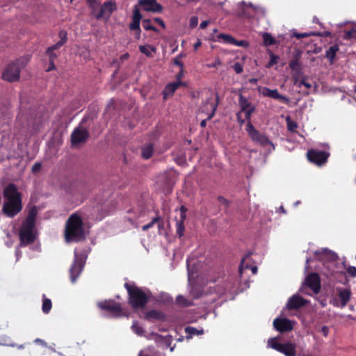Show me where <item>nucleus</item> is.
<instances>
[{
	"mask_svg": "<svg viewBox=\"0 0 356 356\" xmlns=\"http://www.w3.org/2000/svg\"><path fill=\"white\" fill-rule=\"evenodd\" d=\"M4 201L1 211L8 218H13L19 213L23 208L22 194L15 184H8L3 192Z\"/></svg>",
	"mask_w": 356,
	"mask_h": 356,
	"instance_id": "nucleus-1",
	"label": "nucleus"
},
{
	"mask_svg": "<svg viewBox=\"0 0 356 356\" xmlns=\"http://www.w3.org/2000/svg\"><path fill=\"white\" fill-rule=\"evenodd\" d=\"M64 236L65 241L68 243L85 239L86 234L83 220L78 214H72L66 221Z\"/></svg>",
	"mask_w": 356,
	"mask_h": 356,
	"instance_id": "nucleus-2",
	"label": "nucleus"
},
{
	"mask_svg": "<svg viewBox=\"0 0 356 356\" xmlns=\"http://www.w3.org/2000/svg\"><path fill=\"white\" fill-rule=\"evenodd\" d=\"M92 120L91 115L85 116L81 121L79 125L74 129L71 134V143L73 146L85 144L89 138V131L87 127L89 124L87 122Z\"/></svg>",
	"mask_w": 356,
	"mask_h": 356,
	"instance_id": "nucleus-3",
	"label": "nucleus"
},
{
	"mask_svg": "<svg viewBox=\"0 0 356 356\" xmlns=\"http://www.w3.org/2000/svg\"><path fill=\"white\" fill-rule=\"evenodd\" d=\"M124 286L129 293L131 306L135 309L143 308L148 301V296L137 286H130L128 283Z\"/></svg>",
	"mask_w": 356,
	"mask_h": 356,
	"instance_id": "nucleus-4",
	"label": "nucleus"
},
{
	"mask_svg": "<svg viewBox=\"0 0 356 356\" xmlns=\"http://www.w3.org/2000/svg\"><path fill=\"white\" fill-rule=\"evenodd\" d=\"M24 67L22 60H17L9 64L2 74V79L8 82L17 81L20 77V71Z\"/></svg>",
	"mask_w": 356,
	"mask_h": 356,
	"instance_id": "nucleus-5",
	"label": "nucleus"
},
{
	"mask_svg": "<svg viewBox=\"0 0 356 356\" xmlns=\"http://www.w3.org/2000/svg\"><path fill=\"white\" fill-rule=\"evenodd\" d=\"M35 225L29 223H22V226L19 230L20 245L26 246L33 243L35 240V234L34 233Z\"/></svg>",
	"mask_w": 356,
	"mask_h": 356,
	"instance_id": "nucleus-6",
	"label": "nucleus"
},
{
	"mask_svg": "<svg viewBox=\"0 0 356 356\" xmlns=\"http://www.w3.org/2000/svg\"><path fill=\"white\" fill-rule=\"evenodd\" d=\"M268 345H270L272 348L282 353L286 356L296 355V345L293 343L288 342L281 343H279L276 339H270L268 340Z\"/></svg>",
	"mask_w": 356,
	"mask_h": 356,
	"instance_id": "nucleus-7",
	"label": "nucleus"
},
{
	"mask_svg": "<svg viewBox=\"0 0 356 356\" xmlns=\"http://www.w3.org/2000/svg\"><path fill=\"white\" fill-rule=\"evenodd\" d=\"M307 286L310 288L314 293H318L320 291L321 289V282L319 276L316 273H309L302 284L300 287V291L302 293H305V288Z\"/></svg>",
	"mask_w": 356,
	"mask_h": 356,
	"instance_id": "nucleus-8",
	"label": "nucleus"
},
{
	"mask_svg": "<svg viewBox=\"0 0 356 356\" xmlns=\"http://www.w3.org/2000/svg\"><path fill=\"white\" fill-rule=\"evenodd\" d=\"M246 131L251 139L255 143L262 146H266L268 144H272L268 137L266 135L259 133V131L253 127L251 122L248 123Z\"/></svg>",
	"mask_w": 356,
	"mask_h": 356,
	"instance_id": "nucleus-9",
	"label": "nucleus"
},
{
	"mask_svg": "<svg viewBox=\"0 0 356 356\" xmlns=\"http://www.w3.org/2000/svg\"><path fill=\"white\" fill-rule=\"evenodd\" d=\"M84 264L85 261L83 259L79 257L78 254L75 252L74 261L70 269L72 282H75L76 278L79 277L83 268Z\"/></svg>",
	"mask_w": 356,
	"mask_h": 356,
	"instance_id": "nucleus-10",
	"label": "nucleus"
},
{
	"mask_svg": "<svg viewBox=\"0 0 356 356\" xmlns=\"http://www.w3.org/2000/svg\"><path fill=\"white\" fill-rule=\"evenodd\" d=\"M116 8L117 7L115 2L106 1L98 9L95 15V17L97 19H100L104 17L108 19L111 16L113 11L116 10Z\"/></svg>",
	"mask_w": 356,
	"mask_h": 356,
	"instance_id": "nucleus-11",
	"label": "nucleus"
},
{
	"mask_svg": "<svg viewBox=\"0 0 356 356\" xmlns=\"http://www.w3.org/2000/svg\"><path fill=\"white\" fill-rule=\"evenodd\" d=\"M98 306L104 310H106L115 316H120L122 315V308L119 303L114 302L112 300H106L104 302H99Z\"/></svg>",
	"mask_w": 356,
	"mask_h": 356,
	"instance_id": "nucleus-12",
	"label": "nucleus"
},
{
	"mask_svg": "<svg viewBox=\"0 0 356 356\" xmlns=\"http://www.w3.org/2000/svg\"><path fill=\"white\" fill-rule=\"evenodd\" d=\"M328 154L323 151L309 150L307 158L311 162L321 165L325 163L327 159Z\"/></svg>",
	"mask_w": 356,
	"mask_h": 356,
	"instance_id": "nucleus-13",
	"label": "nucleus"
},
{
	"mask_svg": "<svg viewBox=\"0 0 356 356\" xmlns=\"http://www.w3.org/2000/svg\"><path fill=\"white\" fill-rule=\"evenodd\" d=\"M142 19V15L140 13L139 8L137 6H135L133 10V16H132V22L129 24V29L131 31H136L137 35L136 38H140V22Z\"/></svg>",
	"mask_w": 356,
	"mask_h": 356,
	"instance_id": "nucleus-14",
	"label": "nucleus"
},
{
	"mask_svg": "<svg viewBox=\"0 0 356 356\" xmlns=\"http://www.w3.org/2000/svg\"><path fill=\"white\" fill-rule=\"evenodd\" d=\"M307 303V300L298 294H295L288 300L286 307L289 310L297 309L305 306Z\"/></svg>",
	"mask_w": 356,
	"mask_h": 356,
	"instance_id": "nucleus-15",
	"label": "nucleus"
},
{
	"mask_svg": "<svg viewBox=\"0 0 356 356\" xmlns=\"http://www.w3.org/2000/svg\"><path fill=\"white\" fill-rule=\"evenodd\" d=\"M138 3L143 7L145 11L161 13L163 10L162 6L156 0H139Z\"/></svg>",
	"mask_w": 356,
	"mask_h": 356,
	"instance_id": "nucleus-16",
	"label": "nucleus"
},
{
	"mask_svg": "<svg viewBox=\"0 0 356 356\" xmlns=\"http://www.w3.org/2000/svg\"><path fill=\"white\" fill-rule=\"evenodd\" d=\"M260 92L264 97L278 99L285 103H288L289 102V98L286 97V96L280 94L277 89L272 90L268 88L264 87L261 89Z\"/></svg>",
	"mask_w": 356,
	"mask_h": 356,
	"instance_id": "nucleus-17",
	"label": "nucleus"
},
{
	"mask_svg": "<svg viewBox=\"0 0 356 356\" xmlns=\"http://www.w3.org/2000/svg\"><path fill=\"white\" fill-rule=\"evenodd\" d=\"M275 328L280 332H289L293 329L291 321L288 318H276L273 321Z\"/></svg>",
	"mask_w": 356,
	"mask_h": 356,
	"instance_id": "nucleus-18",
	"label": "nucleus"
},
{
	"mask_svg": "<svg viewBox=\"0 0 356 356\" xmlns=\"http://www.w3.org/2000/svg\"><path fill=\"white\" fill-rule=\"evenodd\" d=\"M337 291L341 300V307H344L350 299V290L349 289L337 288Z\"/></svg>",
	"mask_w": 356,
	"mask_h": 356,
	"instance_id": "nucleus-19",
	"label": "nucleus"
},
{
	"mask_svg": "<svg viewBox=\"0 0 356 356\" xmlns=\"http://www.w3.org/2000/svg\"><path fill=\"white\" fill-rule=\"evenodd\" d=\"M181 86H186V84L181 81L168 83L163 90V97L165 99L168 96L173 95L175 91Z\"/></svg>",
	"mask_w": 356,
	"mask_h": 356,
	"instance_id": "nucleus-20",
	"label": "nucleus"
},
{
	"mask_svg": "<svg viewBox=\"0 0 356 356\" xmlns=\"http://www.w3.org/2000/svg\"><path fill=\"white\" fill-rule=\"evenodd\" d=\"M302 55V51L299 49H296L293 53V58L289 63L290 68L293 71H298L300 69V63L299 59Z\"/></svg>",
	"mask_w": 356,
	"mask_h": 356,
	"instance_id": "nucleus-21",
	"label": "nucleus"
},
{
	"mask_svg": "<svg viewBox=\"0 0 356 356\" xmlns=\"http://www.w3.org/2000/svg\"><path fill=\"white\" fill-rule=\"evenodd\" d=\"M145 318V319H147L148 321H152V320H159V321H165V315L162 312H161L159 311H156V310H151L149 312H146Z\"/></svg>",
	"mask_w": 356,
	"mask_h": 356,
	"instance_id": "nucleus-22",
	"label": "nucleus"
},
{
	"mask_svg": "<svg viewBox=\"0 0 356 356\" xmlns=\"http://www.w3.org/2000/svg\"><path fill=\"white\" fill-rule=\"evenodd\" d=\"M60 40L55 44L49 47V51H54L61 47L67 40V33L64 31L59 32Z\"/></svg>",
	"mask_w": 356,
	"mask_h": 356,
	"instance_id": "nucleus-23",
	"label": "nucleus"
},
{
	"mask_svg": "<svg viewBox=\"0 0 356 356\" xmlns=\"http://www.w3.org/2000/svg\"><path fill=\"white\" fill-rule=\"evenodd\" d=\"M339 51L338 45H333L330 47L327 51L325 54V56L327 58L330 60L331 64L333 63L334 59L336 56V53Z\"/></svg>",
	"mask_w": 356,
	"mask_h": 356,
	"instance_id": "nucleus-24",
	"label": "nucleus"
},
{
	"mask_svg": "<svg viewBox=\"0 0 356 356\" xmlns=\"http://www.w3.org/2000/svg\"><path fill=\"white\" fill-rule=\"evenodd\" d=\"M251 255V252L248 253L245 257H243L241 260V266L245 268H251V270L253 274H256L257 272V267L256 266H250L246 261L250 258Z\"/></svg>",
	"mask_w": 356,
	"mask_h": 356,
	"instance_id": "nucleus-25",
	"label": "nucleus"
},
{
	"mask_svg": "<svg viewBox=\"0 0 356 356\" xmlns=\"http://www.w3.org/2000/svg\"><path fill=\"white\" fill-rule=\"evenodd\" d=\"M153 153V146L152 144H147L142 148V156L145 159H149Z\"/></svg>",
	"mask_w": 356,
	"mask_h": 356,
	"instance_id": "nucleus-26",
	"label": "nucleus"
},
{
	"mask_svg": "<svg viewBox=\"0 0 356 356\" xmlns=\"http://www.w3.org/2000/svg\"><path fill=\"white\" fill-rule=\"evenodd\" d=\"M238 103L241 106V111L247 110L253 106L250 103L248 99L243 97L242 95H239Z\"/></svg>",
	"mask_w": 356,
	"mask_h": 356,
	"instance_id": "nucleus-27",
	"label": "nucleus"
},
{
	"mask_svg": "<svg viewBox=\"0 0 356 356\" xmlns=\"http://www.w3.org/2000/svg\"><path fill=\"white\" fill-rule=\"evenodd\" d=\"M37 214V211L35 209H32L28 216L26 217V220L23 222L24 223H29V225H35V216Z\"/></svg>",
	"mask_w": 356,
	"mask_h": 356,
	"instance_id": "nucleus-28",
	"label": "nucleus"
},
{
	"mask_svg": "<svg viewBox=\"0 0 356 356\" xmlns=\"http://www.w3.org/2000/svg\"><path fill=\"white\" fill-rule=\"evenodd\" d=\"M264 44L265 46H269L275 44L276 40L272 37L270 33H264L263 34Z\"/></svg>",
	"mask_w": 356,
	"mask_h": 356,
	"instance_id": "nucleus-29",
	"label": "nucleus"
},
{
	"mask_svg": "<svg viewBox=\"0 0 356 356\" xmlns=\"http://www.w3.org/2000/svg\"><path fill=\"white\" fill-rule=\"evenodd\" d=\"M141 53L145 54L148 57H152L151 51H154L155 48L149 45H141L139 47Z\"/></svg>",
	"mask_w": 356,
	"mask_h": 356,
	"instance_id": "nucleus-30",
	"label": "nucleus"
},
{
	"mask_svg": "<svg viewBox=\"0 0 356 356\" xmlns=\"http://www.w3.org/2000/svg\"><path fill=\"white\" fill-rule=\"evenodd\" d=\"M217 38L218 39L223 40L226 43L233 44V42H236V39L229 34L220 33L217 36Z\"/></svg>",
	"mask_w": 356,
	"mask_h": 356,
	"instance_id": "nucleus-31",
	"label": "nucleus"
},
{
	"mask_svg": "<svg viewBox=\"0 0 356 356\" xmlns=\"http://www.w3.org/2000/svg\"><path fill=\"white\" fill-rule=\"evenodd\" d=\"M88 6L92 9V14L95 17V15L99 9V3L97 0H87Z\"/></svg>",
	"mask_w": 356,
	"mask_h": 356,
	"instance_id": "nucleus-32",
	"label": "nucleus"
},
{
	"mask_svg": "<svg viewBox=\"0 0 356 356\" xmlns=\"http://www.w3.org/2000/svg\"><path fill=\"white\" fill-rule=\"evenodd\" d=\"M216 100H217V102L218 101V95L216 96ZM217 104H218V102L215 105L213 106L212 111L209 115L208 118L207 119H204V120L201 121L200 126L202 127H205L206 124H207V121L211 120L213 117V115L215 114V112H216V108H217Z\"/></svg>",
	"mask_w": 356,
	"mask_h": 356,
	"instance_id": "nucleus-33",
	"label": "nucleus"
},
{
	"mask_svg": "<svg viewBox=\"0 0 356 356\" xmlns=\"http://www.w3.org/2000/svg\"><path fill=\"white\" fill-rule=\"evenodd\" d=\"M286 124H287V129L289 131H291V132H294L296 131L297 127H298V125H297V123L292 121L290 116H286Z\"/></svg>",
	"mask_w": 356,
	"mask_h": 356,
	"instance_id": "nucleus-34",
	"label": "nucleus"
},
{
	"mask_svg": "<svg viewBox=\"0 0 356 356\" xmlns=\"http://www.w3.org/2000/svg\"><path fill=\"white\" fill-rule=\"evenodd\" d=\"M177 303L184 307H188L191 305L190 300L186 299L183 296H178L176 298Z\"/></svg>",
	"mask_w": 356,
	"mask_h": 356,
	"instance_id": "nucleus-35",
	"label": "nucleus"
},
{
	"mask_svg": "<svg viewBox=\"0 0 356 356\" xmlns=\"http://www.w3.org/2000/svg\"><path fill=\"white\" fill-rule=\"evenodd\" d=\"M143 26L145 30H151L157 32V29L151 24V20L146 19L143 21Z\"/></svg>",
	"mask_w": 356,
	"mask_h": 356,
	"instance_id": "nucleus-36",
	"label": "nucleus"
},
{
	"mask_svg": "<svg viewBox=\"0 0 356 356\" xmlns=\"http://www.w3.org/2000/svg\"><path fill=\"white\" fill-rule=\"evenodd\" d=\"M185 332L187 333V334H191V335H194V334H197V335H199V334H202L204 331L203 330H197L196 328L193 327H186L185 328Z\"/></svg>",
	"mask_w": 356,
	"mask_h": 356,
	"instance_id": "nucleus-37",
	"label": "nucleus"
},
{
	"mask_svg": "<svg viewBox=\"0 0 356 356\" xmlns=\"http://www.w3.org/2000/svg\"><path fill=\"white\" fill-rule=\"evenodd\" d=\"M51 308V302L49 299L45 298L42 303V311L44 313L47 314Z\"/></svg>",
	"mask_w": 356,
	"mask_h": 356,
	"instance_id": "nucleus-38",
	"label": "nucleus"
},
{
	"mask_svg": "<svg viewBox=\"0 0 356 356\" xmlns=\"http://www.w3.org/2000/svg\"><path fill=\"white\" fill-rule=\"evenodd\" d=\"M134 332L139 336H142L144 334V330L142 327L139 326L137 322H134L131 326Z\"/></svg>",
	"mask_w": 356,
	"mask_h": 356,
	"instance_id": "nucleus-39",
	"label": "nucleus"
},
{
	"mask_svg": "<svg viewBox=\"0 0 356 356\" xmlns=\"http://www.w3.org/2000/svg\"><path fill=\"white\" fill-rule=\"evenodd\" d=\"M318 33H294L293 36L296 37L298 39H301L304 38H307L310 35H319Z\"/></svg>",
	"mask_w": 356,
	"mask_h": 356,
	"instance_id": "nucleus-40",
	"label": "nucleus"
},
{
	"mask_svg": "<svg viewBox=\"0 0 356 356\" xmlns=\"http://www.w3.org/2000/svg\"><path fill=\"white\" fill-rule=\"evenodd\" d=\"M356 38V29H352L345 32V34L343 36L344 39L347 40V39H350V38Z\"/></svg>",
	"mask_w": 356,
	"mask_h": 356,
	"instance_id": "nucleus-41",
	"label": "nucleus"
},
{
	"mask_svg": "<svg viewBox=\"0 0 356 356\" xmlns=\"http://www.w3.org/2000/svg\"><path fill=\"white\" fill-rule=\"evenodd\" d=\"M184 225L182 222H177V234L179 235V237H181L184 234Z\"/></svg>",
	"mask_w": 356,
	"mask_h": 356,
	"instance_id": "nucleus-42",
	"label": "nucleus"
},
{
	"mask_svg": "<svg viewBox=\"0 0 356 356\" xmlns=\"http://www.w3.org/2000/svg\"><path fill=\"white\" fill-rule=\"evenodd\" d=\"M254 111H255L254 106L250 107V108H248L247 110L243 111V112H245V118L247 120H248V122H250L251 115H252V113L254 112Z\"/></svg>",
	"mask_w": 356,
	"mask_h": 356,
	"instance_id": "nucleus-43",
	"label": "nucleus"
},
{
	"mask_svg": "<svg viewBox=\"0 0 356 356\" xmlns=\"http://www.w3.org/2000/svg\"><path fill=\"white\" fill-rule=\"evenodd\" d=\"M248 6L251 8L256 13L261 12L262 13H264V12H265V10L263 8L257 6H254L252 3H248Z\"/></svg>",
	"mask_w": 356,
	"mask_h": 356,
	"instance_id": "nucleus-44",
	"label": "nucleus"
},
{
	"mask_svg": "<svg viewBox=\"0 0 356 356\" xmlns=\"http://www.w3.org/2000/svg\"><path fill=\"white\" fill-rule=\"evenodd\" d=\"M158 220H159V218H153L152 220L149 223L144 225L142 227L143 230L147 231L148 229L151 228Z\"/></svg>",
	"mask_w": 356,
	"mask_h": 356,
	"instance_id": "nucleus-45",
	"label": "nucleus"
},
{
	"mask_svg": "<svg viewBox=\"0 0 356 356\" xmlns=\"http://www.w3.org/2000/svg\"><path fill=\"white\" fill-rule=\"evenodd\" d=\"M277 59H278V56L272 54L270 56V60L268 61V64L266 65V67H270L273 65L276 64Z\"/></svg>",
	"mask_w": 356,
	"mask_h": 356,
	"instance_id": "nucleus-46",
	"label": "nucleus"
},
{
	"mask_svg": "<svg viewBox=\"0 0 356 356\" xmlns=\"http://www.w3.org/2000/svg\"><path fill=\"white\" fill-rule=\"evenodd\" d=\"M233 44L238 46V47H248L249 46V42L246 40L238 41L236 40V42H233Z\"/></svg>",
	"mask_w": 356,
	"mask_h": 356,
	"instance_id": "nucleus-47",
	"label": "nucleus"
},
{
	"mask_svg": "<svg viewBox=\"0 0 356 356\" xmlns=\"http://www.w3.org/2000/svg\"><path fill=\"white\" fill-rule=\"evenodd\" d=\"M300 86H304L307 88H312V84L307 81V77H305V78H303V79H302L300 80V81L299 83V87Z\"/></svg>",
	"mask_w": 356,
	"mask_h": 356,
	"instance_id": "nucleus-48",
	"label": "nucleus"
},
{
	"mask_svg": "<svg viewBox=\"0 0 356 356\" xmlns=\"http://www.w3.org/2000/svg\"><path fill=\"white\" fill-rule=\"evenodd\" d=\"M46 53L49 56V61H54L57 58V55L54 52V51H49V47L47 48Z\"/></svg>",
	"mask_w": 356,
	"mask_h": 356,
	"instance_id": "nucleus-49",
	"label": "nucleus"
},
{
	"mask_svg": "<svg viewBox=\"0 0 356 356\" xmlns=\"http://www.w3.org/2000/svg\"><path fill=\"white\" fill-rule=\"evenodd\" d=\"M198 23V17L196 16H193L190 19V26L191 28H195Z\"/></svg>",
	"mask_w": 356,
	"mask_h": 356,
	"instance_id": "nucleus-50",
	"label": "nucleus"
},
{
	"mask_svg": "<svg viewBox=\"0 0 356 356\" xmlns=\"http://www.w3.org/2000/svg\"><path fill=\"white\" fill-rule=\"evenodd\" d=\"M218 200L222 204L225 206V207L227 209L228 208L229 205V202L226 200L225 198H224L222 196H218Z\"/></svg>",
	"mask_w": 356,
	"mask_h": 356,
	"instance_id": "nucleus-51",
	"label": "nucleus"
},
{
	"mask_svg": "<svg viewBox=\"0 0 356 356\" xmlns=\"http://www.w3.org/2000/svg\"><path fill=\"white\" fill-rule=\"evenodd\" d=\"M347 273L353 277H356V268L354 266H349L347 268Z\"/></svg>",
	"mask_w": 356,
	"mask_h": 356,
	"instance_id": "nucleus-52",
	"label": "nucleus"
},
{
	"mask_svg": "<svg viewBox=\"0 0 356 356\" xmlns=\"http://www.w3.org/2000/svg\"><path fill=\"white\" fill-rule=\"evenodd\" d=\"M233 68L237 74H240L243 72V67L239 63H234Z\"/></svg>",
	"mask_w": 356,
	"mask_h": 356,
	"instance_id": "nucleus-53",
	"label": "nucleus"
},
{
	"mask_svg": "<svg viewBox=\"0 0 356 356\" xmlns=\"http://www.w3.org/2000/svg\"><path fill=\"white\" fill-rule=\"evenodd\" d=\"M41 169V163H35L31 168V171L33 173H37L40 171Z\"/></svg>",
	"mask_w": 356,
	"mask_h": 356,
	"instance_id": "nucleus-54",
	"label": "nucleus"
},
{
	"mask_svg": "<svg viewBox=\"0 0 356 356\" xmlns=\"http://www.w3.org/2000/svg\"><path fill=\"white\" fill-rule=\"evenodd\" d=\"M154 21L158 23L162 28L164 29L165 27L164 22L161 18L155 17L154 18Z\"/></svg>",
	"mask_w": 356,
	"mask_h": 356,
	"instance_id": "nucleus-55",
	"label": "nucleus"
},
{
	"mask_svg": "<svg viewBox=\"0 0 356 356\" xmlns=\"http://www.w3.org/2000/svg\"><path fill=\"white\" fill-rule=\"evenodd\" d=\"M329 329L327 326L324 325L321 328V332L326 337L328 334Z\"/></svg>",
	"mask_w": 356,
	"mask_h": 356,
	"instance_id": "nucleus-56",
	"label": "nucleus"
},
{
	"mask_svg": "<svg viewBox=\"0 0 356 356\" xmlns=\"http://www.w3.org/2000/svg\"><path fill=\"white\" fill-rule=\"evenodd\" d=\"M173 63H174V64H175V65H177L179 66V67H181V68H183V67H184V64H183V63H182V62H181V61L179 60V57L175 58L174 59Z\"/></svg>",
	"mask_w": 356,
	"mask_h": 356,
	"instance_id": "nucleus-57",
	"label": "nucleus"
},
{
	"mask_svg": "<svg viewBox=\"0 0 356 356\" xmlns=\"http://www.w3.org/2000/svg\"><path fill=\"white\" fill-rule=\"evenodd\" d=\"M236 118H237V121L240 124H243L244 123V120L242 119V118H241V112H238L236 113Z\"/></svg>",
	"mask_w": 356,
	"mask_h": 356,
	"instance_id": "nucleus-58",
	"label": "nucleus"
},
{
	"mask_svg": "<svg viewBox=\"0 0 356 356\" xmlns=\"http://www.w3.org/2000/svg\"><path fill=\"white\" fill-rule=\"evenodd\" d=\"M208 24H209L208 21H203L201 22L200 27V29H204L207 26Z\"/></svg>",
	"mask_w": 356,
	"mask_h": 356,
	"instance_id": "nucleus-59",
	"label": "nucleus"
},
{
	"mask_svg": "<svg viewBox=\"0 0 356 356\" xmlns=\"http://www.w3.org/2000/svg\"><path fill=\"white\" fill-rule=\"evenodd\" d=\"M202 44V42L200 41V40H197V42H195L194 44H193V47L194 49L196 50Z\"/></svg>",
	"mask_w": 356,
	"mask_h": 356,
	"instance_id": "nucleus-60",
	"label": "nucleus"
},
{
	"mask_svg": "<svg viewBox=\"0 0 356 356\" xmlns=\"http://www.w3.org/2000/svg\"><path fill=\"white\" fill-rule=\"evenodd\" d=\"M55 67H56V66L54 65V61H49V67L47 70V71H50V70H54Z\"/></svg>",
	"mask_w": 356,
	"mask_h": 356,
	"instance_id": "nucleus-61",
	"label": "nucleus"
},
{
	"mask_svg": "<svg viewBox=\"0 0 356 356\" xmlns=\"http://www.w3.org/2000/svg\"><path fill=\"white\" fill-rule=\"evenodd\" d=\"M183 76V68L181 69L180 72L177 74V81H180L181 77Z\"/></svg>",
	"mask_w": 356,
	"mask_h": 356,
	"instance_id": "nucleus-62",
	"label": "nucleus"
},
{
	"mask_svg": "<svg viewBox=\"0 0 356 356\" xmlns=\"http://www.w3.org/2000/svg\"><path fill=\"white\" fill-rule=\"evenodd\" d=\"M186 217V213H181L180 220L178 222H182V223H184V221L185 220Z\"/></svg>",
	"mask_w": 356,
	"mask_h": 356,
	"instance_id": "nucleus-63",
	"label": "nucleus"
},
{
	"mask_svg": "<svg viewBox=\"0 0 356 356\" xmlns=\"http://www.w3.org/2000/svg\"><path fill=\"white\" fill-rule=\"evenodd\" d=\"M186 211H187V209H186L184 206H181V207H180V211H181V213H186Z\"/></svg>",
	"mask_w": 356,
	"mask_h": 356,
	"instance_id": "nucleus-64",
	"label": "nucleus"
}]
</instances>
